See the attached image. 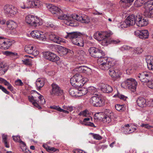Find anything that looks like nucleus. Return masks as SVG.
Here are the masks:
<instances>
[{
	"mask_svg": "<svg viewBox=\"0 0 153 153\" xmlns=\"http://www.w3.org/2000/svg\"><path fill=\"white\" fill-rule=\"evenodd\" d=\"M64 16L65 17H61L60 18L61 19H66V20L64 21V23L68 26H75L76 25L74 20L85 24H88L90 22L89 17L86 15H78L74 14L71 15L69 14L68 15H64Z\"/></svg>",
	"mask_w": 153,
	"mask_h": 153,
	"instance_id": "f257e3e1",
	"label": "nucleus"
},
{
	"mask_svg": "<svg viewBox=\"0 0 153 153\" xmlns=\"http://www.w3.org/2000/svg\"><path fill=\"white\" fill-rule=\"evenodd\" d=\"M88 79L78 74H76L70 79V82L74 87H79L82 86L84 84L88 82Z\"/></svg>",
	"mask_w": 153,
	"mask_h": 153,
	"instance_id": "f03ea898",
	"label": "nucleus"
},
{
	"mask_svg": "<svg viewBox=\"0 0 153 153\" xmlns=\"http://www.w3.org/2000/svg\"><path fill=\"white\" fill-rule=\"evenodd\" d=\"M46 6L48 10L52 14L58 16V18L60 19L66 20V19H61L60 18L64 17V15H68L69 14H61L62 11L57 6L51 4H46Z\"/></svg>",
	"mask_w": 153,
	"mask_h": 153,
	"instance_id": "7ed1b4c3",
	"label": "nucleus"
},
{
	"mask_svg": "<svg viewBox=\"0 0 153 153\" xmlns=\"http://www.w3.org/2000/svg\"><path fill=\"white\" fill-rule=\"evenodd\" d=\"M25 22L30 26L36 27L42 25L43 23L42 20L37 16L31 15L26 16Z\"/></svg>",
	"mask_w": 153,
	"mask_h": 153,
	"instance_id": "20e7f679",
	"label": "nucleus"
},
{
	"mask_svg": "<svg viewBox=\"0 0 153 153\" xmlns=\"http://www.w3.org/2000/svg\"><path fill=\"white\" fill-rule=\"evenodd\" d=\"M110 33L107 32H95L94 35V38L98 41H102V45L106 46L108 45L107 38L110 36Z\"/></svg>",
	"mask_w": 153,
	"mask_h": 153,
	"instance_id": "39448f33",
	"label": "nucleus"
},
{
	"mask_svg": "<svg viewBox=\"0 0 153 153\" xmlns=\"http://www.w3.org/2000/svg\"><path fill=\"white\" fill-rule=\"evenodd\" d=\"M3 10L4 14L8 16H13L19 13L18 9L15 6L7 4L3 7Z\"/></svg>",
	"mask_w": 153,
	"mask_h": 153,
	"instance_id": "423d86ee",
	"label": "nucleus"
},
{
	"mask_svg": "<svg viewBox=\"0 0 153 153\" xmlns=\"http://www.w3.org/2000/svg\"><path fill=\"white\" fill-rule=\"evenodd\" d=\"M137 82L135 80L132 78L127 79L125 82H123L121 86L123 88H127L131 91L134 92L136 89Z\"/></svg>",
	"mask_w": 153,
	"mask_h": 153,
	"instance_id": "0eeeda50",
	"label": "nucleus"
},
{
	"mask_svg": "<svg viewBox=\"0 0 153 153\" xmlns=\"http://www.w3.org/2000/svg\"><path fill=\"white\" fill-rule=\"evenodd\" d=\"M90 102L93 106L96 107L102 106L104 104V101L102 99L96 94L91 98Z\"/></svg>",
	"mask_w": 153,
	"mask_h": 153,
	"instance_id": "6e6552de",
	"label": "nucleus"
},
{
	"mask_svg": "<svg viewBox=\"0 0 153 153\" xmlns=\"http://www.w3.org/2000/svg\"><path fill=\"white\" fill-rule=\"evenodd\" d=\"M52 89L50 92V94L53 96H60L63 94V91L56 83L51 85Z\"/></svg>",
	"mask_w": 153,
	"mask_h": 153,
	"instance_id": "1a4fd4ad",
	"label": "nucleus"
},
{
	"mask_svg": "<svg viewBox=\"0 0 153 153\" xmlns=\"http://www.w3.org/2000/svg\"><path fill=\"white\" fill-rule=\"evenodd\" d=\"M90 55L94 58H98L105 56V53L102 50L95 47L90 48L88 50Z\"/></svg>",
	"mask_w": 153,
	"mask_h": 153,
	"instance_id": "9d476101",
	"label": "nucleus"
},
{
	"mask_svg": "<svg viewBox=\"0 0 153 153\" xmlns=\"http://www.w3.org/2000/svg\"><path fill=\"white\" fill-rule=\"evenodd\" d=\"M13 42V41L0 37V48L1 49H8Z\"/></svg>",
	"mask_w": 153,
	"mask_h": 153,
	"instance_id": "9b49d317",
	"label": "nucleus"
},
{
	"mask_svg": "<svg viewBox=\"0 0 153 153\" xmlns=\"http://www.w3.org/2000/svg\"><path fill=\"white\" fill-rule=\"evenodd\" d=\"M30 35L32 37L40 41H44L46 40L45 34L39 31L35 30L31 31Z\"/></svg>",
	"mask_w": 153,
	"mask_h": 153,
	"instance_id": "f8f14e48",
	"label": "nucleus"
},
{
	"mask_svg": "<svg viewBox=\"0 0 153 153\" xmlns=\"http://www.w3.org/2000/svg\"><path fill=\"white\" fill-rule=\"evenodd\" d=\"M152 74L149 72L144 71L140 73L138 77L142 82H147L150 80Z\"/></svg>",
	"mask_w": 153,
	"mask_h": 153,
	"instance_id": "ddd939ff",
	"label": "nucleus"
},
{
	"mask_svg": "<svg viewBox=\"0 0 153 153\" xmlns=\"http://www.w3.org/2000/svg\"><path fill=\"white\" fill-rule=\"evenodd\" d=\"M43 56L45 59L53 62L58 61L59 59V57L56 54L50 52L43 53Z\"/></svg>",
	"mask_w": 153,
	"mask_h": 153,
	"instance_id": "4468645a",
	"label": "nucleus"
},
{
	"mask_svg": "<svg viewBox=\"0 0 153 153\" xmlns=\"http://www.w3.org/2000/svg\"><path fill=\"white\" fill-rule=\"evenodd\" d=\"M25 51L27 53L32 54L35 56L38 55L39 51L36 49L35 47L32 45H26L24 49Z\"/></svg>",
	"mask_w": 153,
	"mask_h": 153,
	"instance_id": "2eb2a0df",
	"label": "nucleus"
},
{
	"mask_svg": "<svg viewBox=\"0 0 153 153\" xmlns=\"http://www.w3.org/2000/svg\"><path fill=\"white\" fill-rule=\"evenodd\" d=\"M120 49V50L122 51L128 50H129L130 51H133L134 53L137 54H141L143 51V50L141 48L137 47L133 48L132 47L127 45H124L121 47Z\"/></svg>",
	"mask_w": 153,
	"mask_h": 153,
	"instance_id": "dca6fc26",
	"label": "nucleus"
},
{
	"mask_svg": "<svg viewBox=\"0 0 153 153\" xmlns=\"http://www.w3.org/2000/svg\"><path fill=\"white\" fill-rule=\"evenodd\" d=\"M134 33L137 37L142 39H148L149 37L148 31L146 30H137L134 32Z\"/></svg>",
	"mask_w": 153,
	"mask_h": 153,
	"instance_id": "f3484780",
	"label": "nucleus"
},
{
	"mask_svg": "<svg viewBox=\"0 0 153 153\" xmlns=\"http://www.w3.org/2000/svg\"><path fill=\"white\" fill-rule=\"evenodd\" d=\"M148 24V20L143 18L141 16L138 15L136 16V24L138 26H144L147 25Z\"/></svg>",
	"mask_w": 153,
	"mask_h": 153,
	"instance_id": "a211bd4d",
	"label": "nucleus"
},
{
	"mask_svg": "<svg viewBox=\"0 0 153 153\" xmlns=\"http://www.w3.org/2000/svg\"><path fill=\"white\" fill-rule=\"evenodd\" d=\"M27 4H29L30 8H40L42 7L43 4L41 1L38 0H34L32 1L27 0Z\"/></svg>",
	"mask_w": 153,
	"mask_h": 153,
	"instance_id": "6ab92c4d",
	"label": "nucleus"
},
{
	"mask_svg": "<svg viewBox=\"0 0 153 153\" xmlns=\"http://www.w3.org/2000/svg\"><path fill=\"white\" fill-rule=\"evenodd\" d=\"M130 127L129 124L125 125L122 128V131L126 134H128L133 133L137 129V127L133 126V127Z\"/></svg>",
	"mask_w": 153,
	"mask_h": 153,
	"instance_id": "aec40b11",
	"label": "nucleus"
},
{
	"mask_svg": "<svg viewBox=\"0 0 153 153\" xmlns=\"http://www.w3.org/2000/svg\"><path fill=\"white\" fill-rule=\"evenodd\" d=\"M49 38L51 40L58 44H61V43L65 42V40L64 39L53 33L49 35Z\"/></svg>",
	"mask_w": 153,
	"mask_h": 153,
	"instance_id": "412c9836",
	"label": "nucleus"
},
{
	"mask_svg": "<svg viewBox=\"0 0 153 153\" xmlns=\"http://www.w3.org/2000/svg\"><path fill=\"white\" fill-rule=\"evenodd\" d=\"M67 33V35L65 36V39L71 40L72 43H73L74 39L76 40V39L80 34V33L77 32Z\"/></svg>",
	"mask_w": 153,
	"mask_h": 153,
	"instance_id": "4be33fe9",
	"label": "nucleus"
},
{
	"mask_svg": "<svg viewBox=\"0 0 153 153\" xmlns=\"http://www.w3.org/2000/svg\"><path fill=\"white\" fill-rule=\"evenodd\" d=\"M54 47L57 50L58 53L61 56L66 55L68 52V49L62 46L55 45Z\"/></svg>",
	"mask_w": 153,
	"mask_h": 153,
	"instance_id": "5701e85b",
	"label": "nucleus"
},
{
	"mask_svg": "<svg viewBox=\"0 0 153 153\" xmlns=\"http://www.w3.org/2000/svg\"><path fill=\"white\" fill-rule=\"evenodd\" d=\"M144 8L145 9L144 13V15L148 17H153V9L152 8L149 7L145 4Z\"/></svg>",
	"mask_w": 153,
	"mask_h": 153,
	"instance_id": "b1692460",
	"label": "nucleus"
},
{
	"mask_svg": "<svg viewBox=\"0 0 153 153\" xmlns=\"http://www.w3.org/2000/svg\"><path fill=\"white\" fill-rule=\"evenodd\" d=\"M76 39V40L74 39L73 40V43L74 44L81 47H83L84 44V42L83 39L81 37V34Z\"/></svg>",
	"mask_w": 153,
	"mask_h": 153,
	"instance_id": "393cba45",
	"label": "nucleus"
},
{
	"mask_svg": "<svg viewBox=\"0 0 153 153\" xmlns=\"http://www.w3.org/2000/svg\"><path fill=\"white\" fill-rule=\"evenodd\" d=\"M46 81L45 78H38L36 82V87L37 89H40L41 88L43 87Z\"/></svg>",
	"mask_w": 153,
	"mask_h": 153,
	"instance_id": "a878e982",
	"label": "nucleus"
},
{
	"mask_svg": "<svg viewBox=\"0 0 153 153\" xmlns=\"http://www.w3.org/2000/svg\"><path fill=\"white\" fill-rule=\"evenodd\" d=\"M114 114L112 112L108 113L104 115L102 120L104 123H109L111 120L112 117L113 116Z\"/></svg>",
	"mask_w": 153,
	"mask_h": 153,
	"instance_id": "bb28decb",
	"label": "nucleus"
},
{
	"mask_svg": "<svg viewBox=\"0 0 153 153\" xmlns=\"http://www.w3.org/2000/svg\"><path fill=\"white\" fill-rule=\"evenodd\" d=\"M146 60L148 68L149 70L153 69V57L147 56L146 57Z\"/></svg>",
	"mask_w": 153,
	"mask_h": 153,
	"instance_id": "cd10ccee",
	"label": "nucleus"
},
{
	"mask_svg": "<svg viewBox=\"0 0 153 153\" xmlns=\"http://www.w3.org/2000/svg\"><path fill=\"white\" fill-rule=\"evenodd\" d=\"M126 20L129 26H133L136 23V16L134 15H129Z\"/></svg>",
	"mask_w": 153,
	"mask_h": 153,
	"instance_id": "c85d7f7f",
	"label": "nucleus"
},
{
	"mask_svg": "<svg viewBox=\"0 0 153 153\" xmlns=\"http://www.w3.org/2000/svg\"><path fill=\"white\" fill-rule=\"evenodd\" d=\"M104 56H102L101 57H99L97 60V62L99 64V66L101 64L102 65L107 62H108L111 61V59L106 57H103Z\"/></svg>",
	"mask_w": 153,
	"mask_h": 153,
	"instance_id": "c756f323",
	"label": "nucleus"
},
{
	"mask_svg": "<svg viewBox=\"0 0 153 153\" xmlns=\"http://www.w3.org/2000/svg\"><path fill=\"white\" fill-rule=\"evenodd\" d=\"M101 89L103 92L106 93H110L113 90L111 86L104 84H102Z\"/></svg>",
	"mask_w": 153,
	"mask_h": 153,
	"instance_id": "7c9ffc66",
	"label": "nucleus"
},
{
	"mask_svg": "<svg viewBox=\"0 0 153 153\" xmlns=\"http://www.w3.org/2000/svg\"><path fill=\"white\" fill-rule=\"evenodd\" d=\"M109 75L113 78H117L119 77L118 70L115 69L114 68H110L109 71Z\"/></svg>",
	"mask_w": 153,
	"mask_h": 153,
	"instance_id": "2f4dec72",
	"label": "nucleus"
},
{
	"mask_svg": "<svg viewBox=\"0 0 153 153\" xmlns=\"http://www.w3.org/2000/svg\"><path fill=\"white\" fill-rule=\"evenodd\" d=\"M6 24L8 28L13 30L15 29L17 26V23L12 20L7 21V22Z\"/></svg>",
	"mask_w": 153,
	"mask_h": 153,
	"instance_id": "473e14b6",
	"label": "nucleus"
},
{
	"mask_svg": "<svg viewBox=\"0 0 153 153\" xmlns=\"http://www.w3.org/2000/svg\"><path fill=\"white\" fill-rule=\"evenodd\" d=\"M24 58L22 60L23 64L26 65H30L32 63V60L30 58H33L28 55H25Z\"/></svg>",
	"mask_w": 153,
	"mask_h": 153,
	"instance_id": "72a5a7b5",
	"label": "nucleus"
},
{
	"mask_svg": "<svg viewBox=\"0 0 153 153\" xmlns=\"http://www.w3.org/2000/svg\"><path fill=\"white\" fill-rule=\"evenodd\" d=\"M137 102L138 105L141 107H144L146 105V100L143 97L139 98L137 100Z\"/></svg>",
	"mask_w": 153,
	"mask_h": 153,
	"instance_id": "f704fd0d",
	"label": "nucleus"
},
{
	"mask_svg": "<svg viewBox=\"0 0 153 153\" xmlns=\"http://www.w3.org/2000/svg\"><path fill=\"white\" fill-rule=\"evenodd\" d=\"M78 89L76 88H70L69 90L70 94L72 96L78 97Z\"/></svg>",
	"mask_w": 153,
	"mask_h": 153,
	"instance_id": "c9c22d12",
	"label": "nucleus"
},
{
	"mask_svg": "<svg viewBox=\"0 0 153 153\" xmlns=\"http://www.w3.org/2000/svg\"><path fill=\"white\" fill-rule=\"evenodd\" d=\"M112 62L111 61L109 62H107L101 65V64L99 66V68L102 70H105L109 69L111 66Z\"/></svg>",
	"mask_w": 153,
	"mask_h": 153,
	"instance_id": "e433bc0d",
	"label": "nucleus"
},
{
	"mask_svg": "<svg viewBox=\"0 0 153 153\" xmlns=\"http://www.w3.org/2000/svg\"><path fill=\"white\" fill-rule=\"evenodd\" d=\"M78 89V96L80 97L83 96L88 93V89L84 88H79Z\"/></svg>",
	"mask_w": 153,
	"mask_h": 153,
	"instance_id": "4c0bfd02",
	"label": "nucleus"
},
{
	"mask_svg": "<svg viewBox=\"0 0 153 153\" xmlns=\"http://www.w3.org/2000/svg\"><path fill=\"white\" fill-rule=\"evenodd\" d=\"M50 108L51 109L56 110L59 112H63L66 114L69 113V111H68L62 109L59 106L54 105L51 106Z\"/></svg>",
	"mask_w": 153,
	"mask_h": 153,
	"instance_id": "58836bf2",
	"label": "nucleus"
},
{
	"mask_svg": "<svg viewBox=\"0 0 153 153\" xmlns=\"http://www.w3.org/2000/svg\"><path fill=\"white\" fill-rule=\"evenodd\" d=\"M7 71L6 66L3 63H0V75L4 74Z\"/></svg>",
	"mask_w": 153,
	"mask_h": 153,
	"instance_id": "ea45409f",
	"label": "nucleus"
},
{
	"mask_svg": "<svg viewBox=\"0 0 153 153\" xmlns=\"http://www.w3.org/2000/svg\"><path fill=\"white\" fill-rule=\"evenodd\" d=\"M89 134L92 136L94 139L96 140H100L102 138V137L99 134L90 133Z\"/></svg>",
	"mask_w": 153,
	"mask_h": 153,
	"instance_id": "a19ab883",
	"label": "nucleus"
},
{
	"mask_svg": "<svg viewBox=\"0 0 153 153\" xmlns=\"http://www.w3.org/2000/svg\"><path fill=\"white\" fill-rule=\"evenodd\" d=\"M19 7L23 9L30 8L29 4H25L23 2H21L19 4Z\"/></svg>",
	"mask_w": 153,
	"mask_h": 153,
	"instance_id": "79ce46f5",
	"label": "nucleus"
},
{
	"mask_svg": "<svg viewBox=\"0 0 153 153\" xmlns=\"http://www.w3.org/2000/svg\"><path fill=\"white\" fill-rule=\"evenodd\" d=\"M144 2L143 0H136L134 2V6L136 7L141 6Z\"/></svg>",
	"mask_w": 153,
	"mask_h": 153,
	"instance_id": "37998d69",
	"label": "nucleus"
},
{
	"mask_svg": "<svg viewBox=\"0 0 153 153\" xmlns=\"http://www.w3.org/2000/svg\"><path fill=\"white\" fill-rule=\"evenodd\" d=\"M89 111L86 109L85 110H83L82 111H81L78 114V115L79 116H82L83 117H88V116L89 115Z\"/></svg>",
	"mask_w": 153,
	"mask_h": 153,
	"instance_id": "c03bdc74",
	"label": "nucleus"
},
{
	"mask_svg": "<svg viewBox=\"0 0 153 153\" xmlns=\"http://www.w3.org/2000/svg\"><path fill=\"white\" fill-rule=\"evenodd\" d=\"M13 140L15 141H19V142L22 143L24 145V147L26 148V146L25 143L22 141L20 140V137L19 136H14L13 137Z\"/></svg>",
	"mask_w": 153,
	"mask_h": 153,
	"instance_id": "a18cd8bd",
	"label": "nucleus"
},
{
	"mask_svg": "<svg viewBox=\"0 0 153 153\" xmlns=\"http://www.w3.org/2000/svg\"><path fill=\"white\" fill-rule=\"evenodd\" d=\"M88 89V92L93 94L97 91V89L93 86L89 87Z\"/></svg>",
	"mask_w": 153,
	"mask_h": 153,
	"instance_id": "49530a36",
	"label": "nucleus"
},
{
	"mask_svg": "<svg viewBox=\"0 0 153 153\" xmlns=\"http://www.w3.org/2000/svg\"><path fill=\"white\" fill-rule=\"evenodd\" d=\"M2 137L3 139V142H4V144L6 147L7 148H9L10 147L9 144L7 143V136L4 134H3L2 135Z\"/></svg>",
	"mask_w": 153,
	"mask_h": 153,
	"instance_id": "de8ad7c7",
	"label": "nucleus"
},
{
	"mask_svg": "<svg viewBox=\"0 0 153 153\" xmlns=\"http://www.w3.org/2000/svg\"><path fill=\"white\" fill-rule=\"evenodd\" d=\"M116 109L118 111H122L124 110L125 108L123 105L117 104L115 106Z\"/></svg>",
	"mask_w": 153,
	"mask_h": 153,
	"instance_id": "09e8293b",
	"label": "nucleus"
},
{
	"mask_svg": "<svg viewBox=\"0 0 153 153\" xmlns=\"http://www.w3.org/2000/svg\"><path fill=\"white\" fill-rule=\"evenodd\" d=\"M120 25L119 26V27L121 28H126L128 27L129 26L126 20L124 21L121 22Z\"/></svg>",
	"mask_w": 153,
	"mask_h": 153,
	"instance_id": "8fccbe9b",
	"label": "nucleus"
},
{
	"mask_svg": "<svg viewBox=\"0 0 153 153\" xmlns=\"http://www.w3.org/2000/svg\"><path fill=\"white\" fill-rule=\"evenodd\" d=\"M84 68L82 71V72L88 74L91 73V70L90 68L86 66H85Z\"/></svg>",
	"mask_w": 153,
	"mask_h": 153,
	"instance_id": "3c124183",
	"label": "nucleus"
},
{
	"mask_svg": "<svg viewBox=\"0 0 153 153\" xmlns=\"http://www.w3.org/2000/svg\"><path fill=\"white\" fill-rule=\"evenodd\" d=\"M74 107L72 106L67 105H64L62 106V108L65 110H66L68 111H71L73 110Z\"/></svg>",
	"mask_w": 153,
	"mask_h": 153,
	"instance_id": "603ef678",
	"label": "nucleus"
},
{
	"mask_svg": "<svg viewBox=\"0 0 153 153\" xmlns=\"http://www.w3.org/2000/svg\"><path fill=\"white\" fill-rule=\"evenodd\" d=\"M39 101H38L39 104L43 105L45 104V101L43 98V97L41 95L39 97Z\"/></svg>",
	"mask_w": 153,
	"mask_h": 153,
	"instance_id": "864d4df0",
	"label": "nucleus"
},
{
	"mask_svg": "<svg viewBox=\"0 0 153 153\" xmlns=\"http://www.w3.org/2000/svg\"><path fill=\"white\" fill-rule=\"evenodd\" d=\"M4 54L6 56H10L12 57L16 56L17 54V53H13L8 51H6L4 52Z\"/></svg>",
	"mask_w": 153,
	"mask_h": 153,
	"instance_id": "5fc2aeb1",
	"label": "nucleus"
},
{
	"mask_svg": "<svg viewBox=\"0 0 153 153\" xmlns=\"http://www.w3.org/2000/svg\"><path fill=\"white\" fill-rule=\"evenodd\" d=\"M15 85L18 86H22L23 85V83L22 80L19 79H17L15 81Z\"/></svg>",
	"mask_w": 153,
	"mask_h": 153,
	"instance_id": "6e6d98bb",
	"label": "nucleus"
},
{
	"mask_svg": "<svg viewBox=\"0 0 153 153\" xmlns=\"http://www.w3.org/2000/svg\"><path fill=\"white\" fill-rule=\"evenodd\" d=\"M116 96H117L120 99H121L125 101L126 99L127 98V97L125 96L124 95L120 94H117V95H115L114 96V97H115Z\"/></svg>",
	"mask_w": 153,
	"mask_h": 153,
	"instance_id": "4d7b16f0",
	"label": "nucleus"
},
{
	"mask_svg": "<svg viewBox=\"0 0 153 153\" xmlns=\"http://www.w3.org/2000/svg\"><path fill=\"white\" fill-rule=\"evenodd\" d=\"M46 27H53L54 26V24L51 22H47L45 24Z\"/></svg>",
	"mask_w": 153,
	"mask_h": 153,
	"instance_id": "13d9d810",
	"label": "nucleus"
},
{
	"mask_svg": "<svg viewBox=\"0 0 153 153\" xmlns=\"http://www.w3.org/2000/svg\"><path fill=\"white\" fill-rule=\"evenodd\" d=\"M88 117L86 118H85L83 120V122L81 123L82 124V123H83L84 124H85V123H87V121H92V118L90 116L88 115L87 117Z\"/></svg>",
	"mask_w": 153,
	"mask_h": 153,
	"instance_id": "bf43d9fd",
	"label": "nucleus"
},
{
	"mask_svg": "<svg viewBox=\"0 0 153 153\" xmlns=\"http://www.w3.org/2000/svg\"><path fill=\"white\" fill-rule=\"evenodd\" d=\"M148 7L153 9V0L149 1L145 3Z\"/></svg>",
	"mask_w": 153,
	"mask_h": 153,
	"instance_id": "052dcab7",
	"label": "nucleus"
},
{
	"mask_svg": "<svg viewBox=\"0 0 153 153\" xmlns=\"http://www.w3.org/2000/svg\"><path fill=\"white\" fill-rule=\"evenodd\" d=\"M0 82L1 83H3L5 85L7 86L10 84L6 80L0 77Z\"/></svg>",
	"mask_w": 153,
	"mask_h": 153,
	"instance_id": "680f3d73",
	"label": "nucleus"
},
{
	"mask_svg": "<svg viewBox=\"0 0 153 153\" xmlns=\"http://www.w3.org/2000/svg\"><path fill=\"white\" fill-rule=\"evenodd\" d=\"M140 126L145 128L149 129L152 128V126H150L148 124L142 123Z\"/></svg>",
	"mask_w": 153,
	"mask_h": 153,
	"instance_id": "e2e57ef3",
	"label": "nucleus"
},
{
	"mask_svg": "<svg viewBox=\"0 0 153 153\" xmlns=\"http://www.w3.org/2000/svg\"><path fill=\"white\" fill-rule=\"evenodd\" d=\"M134 70L133 68L130 67L126 70V73L128 75L132 74Z\"/></svg>",
	"mask_w": 153,
	"mask_h": 153,
	"instance_id": "0e129e2a",
	"label": "nucleus"
},
{
	"mask_svg": "<svg viewBox=\"0 0 153 153\" xmlns=\"http://www.w3.org/2000/svg\"><path fill=\"white\" fill-rule=\"evenodd\" d=\"M147 82L148 87L150 88L153 89V80L152 81H150L149 80Z\"/></svg>",
	"mask_w": 153,
	"mask_h": 153,
	"instance_id": "69168bd1",
	"label": "nucleus"
},
{
	"mask_svg": "<svg viewBox=\"0 0 153 153\" xmlns=\"http://www.w3.org/2000/svg\"><path fill=\"white\" fill-rule=\"evenodd\" d=\"M147 105L149 106L153 107V99H151L147 102Z\"/></svg>",
	"mask_w": 153,
	"mask_h": 153,
	"instance_id": "338daca9",
	"label": "nucleus"
},
{
	"mask_svg": "<svg viewBox=\"0 0 153 153\" xmlns=\"http://www.w3.org/2000/svg\"><path fill=\"white\" fill-rule=\"evenodd\" d=\"M111 43L112 44H116L119 43L120 41L119 39H111L110 40Z\"/></svg>",
	"mask_w": 153,
	"mask_h": 153,
	"instance_id": "774afa93",
	"label": "nucleus"
}]
</instances>
